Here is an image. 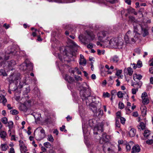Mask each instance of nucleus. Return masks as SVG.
Instances as JSON below:
<instances>
[{
  "label": "nucleus",
  "mask_w": 153,
  "mask_h": 153,
  "mask_svg": "<svg viewBox=\"0 0 153 153\" xmlns=\"http://www.w3.org/2000/svg\"><path fill=\"white\" fill-rule=\"evenodd\" d=\"M99 40L102 42L109 41V44L112 46H115L118 45L116 39L112 38L110 39L109 33L108 31H102L97 34Z\"/></svg>",
  "instance_id": "f257e3e1"
},
{
  "label": "nucleus",
  "mask_w": 153,
  "mask_h": 153,
  "mask_svg": "<svg viewBox=\"0 0 153 153\" xmlns=\"http://www.w3.org/2000/svg\"><path fill=\"white\" fill-rule=\"evenodd\" d=\"M137 39V37L130 30H128L124 36V41L126 44L134 43Z\"/></svg>",
  "instance_id": "f03ea898"
},
{
  "label": "nucleus",
  "mask_w": 153,
  "mask_h": 153,
  "mask_svg": "<svg viewBox=\"0 0 153 153\" xmlns=\"http://www.w3.org/2000/svg\"><path fill=\"white\" fill-rule=\"evenodd\" d=\"M80 94L83 100H85L86 103L87 105H89V100L88 99L91 97L90 96V93L89 91L86 89L85 88H83V89L80 91Z\"/></svg>",
  "instance_id": "7ed1b4c3"
},
{
  "label": "nucleus",
  "mask_w": 153,
  "mask_h": 153,
  "mask_svg": "<svg viewBox=\"0 0 153 153\" xmlns=\"http://www.w3.org/2000/svg\"><path fill=\"white\" fill-rule=\"evenodd\" d=\"M20 74L17 72L11 74L8 78L9 82L11 84L19 80L20 79Z\"/></svg>",
  "instance_id": "20e7f679"
},
{
  "label": "nucleus",
  "mask_w": 153,
  "mask_h": 153,
  "mask_svg": "<svg viewBox=\"0 0 153 153\" xmlns=\"http://www.w3.org/2000/svg\"><path fill=\"white\" fill-rule=\"evenodd\" d=\"M36 129L40 131V132L35 135V138L37 140H40L45 137V131L41 127L38 128Z\"/></svg>",
  "instance_id": "39448f33"
},
{
  "label": "nucleus",
  "mask_w": 153,
  "mask_h": 153,
  "mask_svg": "<svg viewBox=\"0 0 153 153\" xmlns=\"http://www.w3.org/2000/svg\"><path fill=\"white\" fill-rule=\"evenodd\" d=\"M87 36L85 37L84 41L82 42L85 44H86L89 42L90 40H93L95 38V35L91 31H88L87 32Z\"/></svg>",
  "instance_id": "423d86ee"
},
{
  "label": "nucleus",
  "mask_w": 153,
  "mask_h": 153,
  "mask_svg": "<svg viewBox=\"0 0 153 153\" xmlns=\"http://www.w3.org/2000/svg\"><path fill=\"white\" fill-rule=\"evenodd\" d=\"M141 29V34H142L143 37H145L149 35V28L147 25L146 23H142Z\"/></svg>",
  "instance_id": "0eeeda50"
},
{
  "label": "nucleus",
  "mask_w": 153,
  "mask_h": 153,
  "mask_svg": "<svg viewBox=\"0 0 153 153\" xmlns=\"http://www.w3.org/2000/svg\"><path fill=\"white\" fill-rule=\"evenodd\" d=\"M91 98H93V97H91ZM93 99H92V102L93 103H94L96 104V105H94L93 104H92L91 105V107H92L94 108V110H92V108H91V109L93 111L94 113L96 111L97 106L99 104L101 105V102H100V99L98 98L97 99H96V100H95V98L94 97Z\"/></svg>",
  "instance_id": "6e6552de"
},
{
  "label": "nucleus",
  "mask_w": 153,
  "mask_h": 153,
  "mask_svg": "<svg viewBox=\"0 0 153 153\" xmlns=\"http://www.w3.org/2000/svg\"><path fill=\"white\" fill-rule=\"evenodd\" d=\"M134 25V33H135V34L134 35L136 36V35H140V34L138 33V28H141V26L142 25V23L141 24H139L138 23H137L136 22H134L133 24Z\"/></svg>",
  "instance_id": "1a4fd4ad"
},
{
  "label": "nucleus",
  "mask_w": 153,
  "mask_h": 153,
  "mask_svg": "<svg viewBox=\"0 0 153 153\" xmlns=\"http://www.w3.org/2000/svg\"><path fill=\"white\" fill-rule=\"evenodd\" d=\"M109 137L107 135L106 133H103L102 135V137L100 139V143H106L109 141Z\"/></svg>",
  "instance_id": "9d476101"
},
{
  "label": "nucleus",
  "mask_w": 153,
  "mask_h": 153,
  "mask_svg": "<svg viewBox=\"0 0 153 153\" xmlns=\"http://www.w3.org/2000/svg\"><path fill=\"white\" fill-rule=\"evenodd\" d=\"M140 151V149L138 145H136L133 146L132 149L131 153H137L139 152Z\"/></svg>",
  "instance_id": "9b49d317"
},
{
  "label": "nucleus",
  "mask_w": 153,
  "mask_h": 153,
  "mask_svg": "<svg viewBox=\"0 0 153 153\" xmlns=\"http://www.w3.org/2000/svg\"><path fill=\"white\" fill-rule=\"evenodd\" d=\"M26 64H27V68L30 71H31L33 69V65L27 59H26L25 61Z\"/></svg>",
  "instance_id": "f8f14e48"
},
{
  "label": "nucleus",
  "mask_w": 153,
  "mask_h": 153,
  "mask_svg": "<svg viewBox=\"0 0 153 153\" xmlns=\"http://www.w3.org/2000/svg\"><path fill=\"white\" fill-rule=\"evenodd\" d=\"M65 79L66 81L69 83H71L74 81V79L73 77L68 75L67 74H66L65 75Z\"/></svg>",
  "instance_id": "ddd939ff"
},
{
  "label": "nucleus",
  "mask_w": 153,
  "mask_h": 153,
  "mask_svg": "<svg viewBox=\"0 0 153 153\" xmlns=\"http://www.w3.org/2000/svg\"><path fill=\"white\" fill-rule=\"evenodd\" d=\"M137 127L139 131H141L145 128L146 125L143 122H140V124L137 126Z\"/></svg>",
  "instance_id": "4468645a"
},
{
  "label": "nucleus",
  "mask_w": 153,
  "mask_h": 153,
  "mask_svg": "<svg viewBox=\"0 0 153 153\" xmlns=\"http://www.w3.org/2000/svg\"><path fill=\"white\" fill-rule=\"evenodd\" d=\"M119 57L116 55L112 57L111 59V61L114 63H117L119 61Z\"/></svg>",
  "instance_id": "2eb2a0df"
},
{
  "label": "nucleus",
  "mask_w": 153,
  "mask_h": 153,
  "mask_svg": "<svg viewBox=\"0 0 153 153\" xmlns=\"http://www.w3.org/2000/svg\"><path fill=\"white\" fill-rule=\"evenodd\" d=\"M136 133V130L134 128H132L129 131V134L130 137H133L135 136Z\"/></svg>",
  "instance_id": "dca6fc26"
},
{
  "label": "nucleus",
  "mask_w": 153,
  "mask_h": 153,
  "mask_svg": "<svg viewBox=\"0 0 153 153\" xmlns=\"http://www.w3.org/2000/svg\"><path fill=\"white\" fill-rule=\"evenodd\" d=\"M103 123H101L100 124L97 126L96 127H95L94 129L95 130H100L102 132L103 130Z\"/></svg>",
  "instance_id": "f3484780"
},
{
  "label": "nucleus",
  "mask_w": 153,
  "mask_h": 153,
  "mask_svg": "<svg viewBox=\"0 0 153 153\" xmlns=\"http://www.w3.org/2000/svg\"><path fill=\"white\" fill-rule=\"evenodd\" d=\"M27 68V64L25 62L20 65V69L22 71H25Z\"/></svg>",
  "instance_id": "a211bd4d"
},
{
  "label": "nucleus",
  "mask_w": 153,
  "mask_h": 153,
  "mask_svg": "<svg viewBox=\"0 0 153 153\" xmlns=\"http://www.w3.org/2000/svg\"><path fill=\"white\" fill-rule=\"evenodd\" d=\"M13 52L12 51H10V52H8L6 51V54L5 56L4 60H7L9 59L10 57V54H13Z\"/></svg>",
  "instance_id": "6ab92c4d"
},
{
  "label": "nucleus",
  "mask_w": 153,
  "mask_h": 153,
  "mask_svg": "<svg viewBox=\"0 0 153 153\" xmlns=\"http://www.w3.org/2000/svg\"><path fill=\"white\" fill-rule=\"evenodd\" d=\"M6 135V132L4 131H3L0 132V137L3 139L5 138Z\"/></svg>",
  "instance_id": "aec40b11"
},
{
  "label": "nucleus",
  "mask_w": 153,
  "mask_h": 153,
  "mask_svg": "<svg viewBox=\"0 0 153 153\" xmlns=\"http://www.w3.org/2000/svg\"><path fill=\"white\" fill-rule=\"evenodd\" d=\"M8 66L9 67L12 66L16 64L15 61L14 60H12L7 62Z\"/></svg>",
  "instance_id": "412c9836"
},
{
  "label": "nucleus",
  "mask_w": 153,
  "mask_h": 153,
  "mask_svg": "<svg viewBox=\"0 0 153 153\" xmlns=\"http://www.w3.org/2000/svg\"><path fill=\"white\" fill-rule=\"evenodd\" d=\"M1 147L2 150L3 151H6L9 148L8 146H7L6 144H1Z\"/></svg>",
  "instance_id": "4be33fe9"
},
{
  "label": "nucleus",
  "mask_w": 153,
  "mask_h": 153,
  "mask_svg": "<svg viewBox=\"0 0 153 153\" xmlns=\"http://www.w3.org/2000/svg\"><path fill=\"white\" fill-rule=\"evenodd\" d=\"M142 78V76L140 74L137 75L135 74L134 75L133 79L135 80V79H137L138 80H140Z\"/></svg>",
  "instance_id": "5701e85b"
},
{
  "label": "nucleus",
  "mask_w": 153,
  "mask_h": 153,
  "mask_svg": "<svg viewBox=\"0 0 153 153\" xmlns=\"http://www.w3.org/2000/svg\"><path fill=\"white\" fill-rule=\"evenodd\" d=\"M86 61L85 59H79V64L83 66H85L86 64Z\"/></svg>",
  "instance_id": "b1692460"
},
{
  "label": "nucleus",
  "mask_w": 153,
  "mask_h": 153,
  "mask_svg": "<svg viewBox=\"0 0 153 153\" xmlns=\"http://www.w3.org/2000/svg\"><path fill=\"white\" fill-rule=\"evenodd\" d=\"M142 102L143 104H147L149 102V100L147 97L142 99Z\"/></svg>",
  "instance_id": "393cba45"
},
{
  "label": "nucleus",
  "mask_w": 153,
  "mask_h": 153,
  "mask_svg": "<svg viewBox=\"0 0 153 153\" xmlns=\"http://www.w3.org/2000/svg\"><path fill=\"white\" fill-rule=\"evenodd\" d=\"M0 75H2L3 76H7V74L6 73L4 70L1 69L0 70Z\"/></svg>",
  "instance_id": "a878e982"
},
{
  "label": "nucleus",
  "mask_w": 153,
  "mask_h": 153,
  "mask_svg": "<svg viewBox=\"0 0 153 153\" xmlns=\"http://www.w3.org/2000/svg\"><path fill=\"white\" fill-rule=\"evenodd\" d=\"M26 149V147L25 146H23L22 147H21L20 148L21 153H25L27 151V149Z\"/></svg>",
  "instance_id": "bb28decb"
},
{
  "label": "nucleus",
  "mask_w": 153,
  "mask_h": 153,
  "mask_svg": "<svg viewBox=\"0 0 153 153\" xmlns=\"http://www.w3.org/2000/svg\"><path fill=\"white\" fill-rule=\"evenodd\" d=\"M150 134V131L148 130H146L144 132V136L145 137H147L149 136Z\"/></svg>",
  "instance_id": "cd10ccee"
},
{
  "label": "nucleus",
  "mask_w": 153,
  "mask_h": 153,
  "mask_svg": "<svg viewBox=\"0 0 153 153\" xmlns=\"http://www.w3.org/2000/svg\"><path fill=\"white\" fill-rule=\"evenodd\" d=\"M47 139L48 140L51 142H53L54 140L53 138L52 135L51 134L48 135V138Z\"/></svg>",
  "instance_id": "c85d7f7f"
},
{
  "label": "nucleus",
  "mask_w": 153,
  "mask_h": 153,
  "mask_svg": "<svg viewBox=\"0 0 153 153\" xmlns=\"http://www.w3.org/2000/svg\"><path fill=\"white\" fill-rule=\"evenodd\" d=\"M10 113L13 115H16L19 113V112L16 109H13L11 110Z\"/></svg>",
  "instance_id": "c756f323"
},
{
  "label": "nucleus",
  "mask_w": 153,
  "mask_h": 153,
  "mask_svg": "<svg viewBox=\"0 0 153 153\" xmlns=\"http://www.w3.org/2000/svg\"><path fill=\"white\" fill-rule=\"evenodd\" d=\"M127 71L129 75L130 76L131 75L133 72L132 68L131 67H128L127 68Z\"/></svg>",
  "instance_id": "7c9ffc66"
},
{
  "label": "nucleus",
  "mask_w": 153,
  "mask_h": 153,
  "mask_svg": "<svg viewBox=\"0 0 153 153\" xmlns=\"http://www.w3.org/2000/svg\"><path fill=\"white\" fill-rule=\"evenodd\" d=\"M1 122L4 124H6L7 123V119L6 117L2 118L1 119Z\"/></svg>",
  "instance_id": "2f4dec72"
},
{
  "label": "nucleus",
  "mask_w": 153,
  "mask_h": 153,
  "mask_svg": "<svg viewBox=\"0 0 153 153\" xmlns=\"http://www.w3.org/2000/svg\"><path fill=\"white\" fill-rule=\"evenodd\" d=\"M21 108V110L24 112H26L27 111V108L25 105H23L22 106Z\"/></svg>",
  "instance_id": "473e14b6"
},
{
  "label": "nucleus",
  "mask_w": 153,
  "mask_h": 153,
  "mask_svg": "<svg viewBox=\"0 0 153 153\" xmlns=\"http://www.w3.org/2000/svg\"><path fill=\"white\" fill-rule=\"evenodd\" d=\"M44 146L47 148H50L51 147V144L50 143L46 142L44 143Z\"/></svg>",
  "instance_id": "72a5a7b5"
},
{
  "label": "nucleus",
  "mask_w": 153,
  "mask_h": 153,
  "mask_svg": "<svg viewBox=\"0 0 153 153\" xmlns=\"http://www.w3.org/2000/svg\"><path fill=\"white\" fill-rule=\"evenodd\" d=\"M8 124V126L9 127V128H13V122L12 121H10L9 122H7Z\"/></svg>",
  "instance_id": "f704fd0d"
},
{
  "label": "nucleus",
  "mask_w": 153,
  "mask_h": 153,
  "mask_svg": "<svg viewBox=\"0 0 153 153\" xmlns=\"http://www.w3.org/2000/svg\"><path fill=\"white\" fill-rule=\"evenodd\" d=\"M1 99L2 100V102L3 104L4 105H5L6 103L7 102V99L4 95H2V97L1 98Z\"/></svg>",
  "instance_id": "c9c22d12"
},
{
  "label": "nucleus",
  "mask_w": 153,
  "mask_h": 153,
  "mask_svg": "<svg viewBox=\"0 0 153 153\" xmlns=\"http://www.w3.org/2000/svg\"><path fill=\"white\" fill-rule=\"evenodd\" d=\"M124 107V105L123 103L120 102L119 103V108L120 109H122Z\"/></svg>",
  "instance_id": "e433bc0d"
},
{
  "label": "nucleus",
  "mask_w": 153,
  "mask_h": 153,
  "mask_svg": "<svg viewBox=\"0 0 153 153\" xmlns=\"http://www.w3.org/2000/svg\"><path fill=\"white\" fill-rule=\"evenodd\" d=\"M131 85L134 88H136V87H138V89L139 88H140L141 86V85H140L138 83H137L136 84L133 83Z\"/></svg>",
  "instance_id": "4c0bfd02"
},
{
  "label": "nucleus",
  "mask_w": 153,
  "mask_h": 153,
  "mask_svg": "<svg viewBox=\"0 0 153 153\" xmlns=\"http://www.w3.org/2000/svg\"><path fill=\"white\" fill-rule=\"evenodd\" d=\"M119 119L120 120L121 123L123 124H124L126 121L125 119L122 117H120ZM119 119H118V120Z\"/></svg>",
  "instance_id": "58836bf2"
},
{
  "label": "nucleus",
  "mask_w": 153,
  "mask_h": 153,
  "mask_svg": "<svg viewBox=\"0 0 153 153\" xmlns=\"http://www.w3.org/2000/svg\"><path fill=\"white\" fill-rule=\"evenodd\" d=\"M138 91V87H136V88H133L132 89V93L133 94H135L137 91Z\"/></svg>",
  "instance_id": "ea45409f"
},
{
  "label": "nucleus",
  "mask_w": 153,
  "mask_h": 153,
  "mask_svg": "<svg viewBox=\"0 0 153 153\" xmlns=\"http://www.w3.org/2000/svg\"><path fill=\"white\" fill-rule=\"evenodd\" d=\"M117 95L118 96V97L119 98H121L123 97V94L122 93L121 91H119L117 94Z\"/></svg>",
  "instance_id": "a19ab883"
},
{
  "label": "nucleus",
  "mask_w": 153,
  "mask_h": 153,
  "mask_svg": "<svg viewBox=\"0 0 153 153\" xmlns=\"http://www.w3.org/2000/svg\"><path fill=\"white\" fill-rule=\"evenodd\" d=\"M125 110L126 111V113L127 114H129L132 111L129 109V107H126L125 108Z\"/></svg>",
  "instance_id": "79ce46f5"
},
{
  "label": "nucleus",
  "mask_w": 153,
  "mask_h": 153,
  "mask_svg": "<svg viewBox=\"0 0 153 153\" xmlns=\"http://www.w3.org/2000/svg\"><path fill=\"white\" fill-rule=\"evenodd\" d=\"M134 51L135 53L139 54L140 53L141 50L139 48H138L135 49Z\"/></svg>",
  "instance_id": "37998d69"
},
{
  "label": "nucleus",
  "mask_w": 153,
  "mask_h": 153,
  "mask_svg": "<svg viewBox=\"0 0 153 153\" xmlns=\"http://www.w3.org/2000/svg\"><path fill=\"white\" fill-rule=\"evenodd\" d=\"M116 126L118 128L120 127V124L119 123L118 120L116 119L115 122Z\"/></svg>",
  "instance_id": "c03bdc74"
},
{
  "label": "nucleus",
  "mask_w": 153,
  "mask_h": 153,
  "mask_svg": "<svg viewBox=\"0 0 153 153\" xmlns=\"http://www.w3.org/2000/svg\"><path fill=\"white\" fill-rule=\"evenodd\" d=\"M137 67L138 68H140L142 66V63L141 61H138L137 64Z\"/></svg>",
  "instance_id": "a18cd8bd"
},
{
  "label": "nucleus",
  "mask_w": 153,
  "mask_h": 153,
  "mask_svg": "<svg viewBox=\"0 0 153 153\" xmlns=\"http://www.w3.org/2000/svg\"><path fill=\"white\" fill-rule=\"evenodd\" d=\"M147 97V94L146 92H144L141 95V98L142 99Z\"/></svg>",
  "instance_id": "49530a36"
},
{
  "label": "nucleus",
  "mask_w": 153,
  "mask_h": 153,
  "mask_svg": "<svg viewBox=\"0 0 153 153\" xmlns=\"http://www.w3.org/2000/svg\"><path fill=\"white\" fill-rule=\"evenodd\" d=\"M75 79L77 81H82V79L80 76H75L74 77Z\"/></svg>",
  "instance_id": "de8ad7c7"
},
{
  "label": "nucleus",
  "mask_w": 153,
  "mask_h": 153,
  "mask_svg": "<svg viewBox=\"0 0 153 153\" xmlns=\"http://www.w3.org/2000/svg\"><path fill=\"white\" fill-rule=\"evenodd\" d=\"M3 27L6 29H7L10 27V25L9 24H7V23H5L3 25Z\"/></svg>",
  "instance_id": "09e8293b"
},
{
  "label": "nucleus",
  "mask_w": 153,
  "mask_h": 153,
  "mask_svg": "<svg viewBox=\"0 0 153 153\" xmlns=\"http://www.w3.org/2000/svg\"><path fill=\"white\" fill-rule=\"evenodd\" d=\"M103 96L105 97H109L110 95L108 93H104L103 94Z\"/></svg>",
  "instance_id": "8fccbe9b"
},
{
  "label": "nucleus",
  "mask_w": 153,
  "mask_h": 153,
  "mask_svg": "<svg viewBox=\"0 0 153 153\" xmlns=\"http://www.w3.org/2000/svg\"><path fill=\"white\" fill-rule=\"evenodd\" d=\"M122 72V70H117L116 73V75L117 76H119Z\"/></svg>",
  "instance_id": "3c124183"
},
{
  "label": "nucleus",
  "mask_w": 153,
  "mask_h": 153,
  "mask_svg": "<svg viewBox=\"0 0 153 153\" xmlns=\"http://www.w3.org/2000/svg\"><path fill=\"white\" fill-rule=\"evenodd\" d=\"M142 114L143 115H145L146 114V108H143L142 111Z\"/></svg>",
  "instance_id": "603ef678"
},
{
  "label": "nucleus",
  "mask_w": 153,
  "mask_h": 153,
  "mask_svg": "<svg viewBox=\"0 0 153 153\" xmlns=\"http://www.w3.org/2000/svg\"><path fill=\"white\" fill-rule=\"evenodd\" d=\"M75 72H76L79 74H81V72L79 71V69L77 67L75 68Z\"/></svg>",
  "instance_id": "864d4df0"
},
{
  "label": "nucleus",
  "mask_w": 153,
  "mask_h": 153,
  "mask_svg": "<svg viewBox=\"0 0 153 153\" xmlns=\"http://www.w3.org/2000/svg\"><path fill=\"white\" fill-rule=\"evenodd\" d=\"M19 146L20 148L21 147H22L23 146H24V143L23 142V141L22 140H20L19 141Z\"/></svg>",
  "instance_id": "5fc2aeb1"
},
{
  "label": "nucleus",
  "mask_w": 153,
  "mask_h": 153,
  "mask_svg": "<svg viewBox=\"0 0 153 153\" xmlns=\"http://www.w3.org/2000/svg\"><path fill=\"white\" fill-rule=\"evenodd\" d=\"M9 153H15L14 149L13 147H11L10 149Z\"/></svg>",
  "instance_id": "6e6d98bb"
},
{
  "label": "nucleus",
  "mask_w": 153,
  "mask_h": 153,
  "mask_svg": "<svg viewBox=\"0 0 153 153\" xmlns=\"http://www.w3.org/2000/svg\"><path fill=\"white\" fill-rule=\"evenodd\" d=\"M131 147L130 145L128 144L126 145V149L127 151H129L130 150Z\"/></svg>",
  "instance_id": "4d7b16f0"
},
{
  "label": "nucleus",
  "mask_w": 153,
  "mask_h": 153,
  "mask_svg": "<svg viewBox=\"0 0 153 153\" xmlns=\"http://www.w3.org/2000/svg\"><path fill=\"white\" fill-rule=\"evenodd\" d=\"M146 142L148 144H151L153 143V140H148Z\"/></svg>",
  "instance_id": "13d9d810"
},
{
  "label": "nucleus",
  "mask_w": 153,
  "mask_h": 153,
  "mask_svg": "<svg viewBox=\"0 0 153 153\" xmlns=\"http://www.w3.org/2000/svg\"><path fill=\"white\" fill-rule=\"evenodd\" d=\"M93 47V45L92 43H90L87 45V47L88 48L92 49Z\"/></svg>",
  "instance_id": "bf43d9fd"
},
{
  "label": "nucleus",
  "mask_w": 153,
  "mask_h": 153,
  "mask_svg": "<svg viewBox=\"0 0 153 153\" xmlns=\"http://www.w3.org/2000/svg\"><path fill=\"white\" fill-rule=\"evenodd\" d=\"M129 18L130 21H131L132 22H134L135 18L134 17L131 16H129Z\"/></svg>",
  "instance_id": "052dcab7"
},
{
  "label": "nucleus",
  "mask_w": 153,
  "mask_h": 153,
  "mask_svg": "<svg viewBox=\"0 0 153 153\" xmlns=\"http://www.w3.org/2000/svg\"><path fill=\"white\" fill-rule=\"evenodd\" d=\"M11 140H13L14 141H16L17 140L16 139V138L15 137V135H11Z\"/></svg>",
  "instance_id": "680f3d73"
},
{
  "label": "nucleus",
  "mask_w": 153,
  "mask_h": 153,
  "mask_svg": "<svg viewBox=\"0 0 153 153\" xmlns=\"http://www.w3.org/2000/svg\"><path fill=\"white\" fill-rule=\"evenodd\" d=\"M89 124L90 126H93V121L92 120H90L89 121Z\"/></svg>",
  "instance_id": "e2e57ef3"
},
{
  "label": "nucleus",
  "mask_w": 153,
  "mask_h": 153,
  "mask_svg": "<svg viewBox=\"0 0 153 153\" xmlns=\"http://www.w3.org/2000/svg\"><path fill=\"white\" fill-rule=\"evenodd\" d=\"M116 114H117V119H119V118H120V117H121L120 116V112H117V113Z\"/></svg>",
  "instance_id": "0e129e2a"
},
{
  "label": "nucleus",
  "mask_w": 153,
  "mask_h": 153,
  "mask_svg": "<svg viewBox=\"0 0 153 153\" xmlns=\"http://www.w3.org/2000/svg\"><path fill=\"white\" fill-rule=\"evenodd\" d=\"M138 115V113L137 112H133V116L135 117H137Z\"/></svg>",
  "instance_id": "69168bd1"
},
{
  "label": "nucleus",
  "mask_w": 153,
  "mask_h": 153,
  "mask_svg": "<svg viewBox=\"0 0 153 153\" xmlns=\"http://www.w3.org/2000/svg\"><path fill=\"white\" fill-rule=\"evenodd\" d=\"M116 82H117V83L116 84V86H119L120 84V82L119 80L118 79H117L116 80Z\"/></svg>",
  "instance_id": "338daca9"
},
{
  "label": "nucleus",
  "mask_w": 153,
  "mask_h": 153,
  "mask_svg": "<svg viewBox=\"0 0 153 153\" xmlns=\"http://www.w3.org/2000/svg\"><path fill=\"white\" fill-rule=\"evenodd\" d=\"M149 71L151 74H153V67L149 68Z\"/></svg>",
  "instance_id": "774afa93"
}]
</instances>
